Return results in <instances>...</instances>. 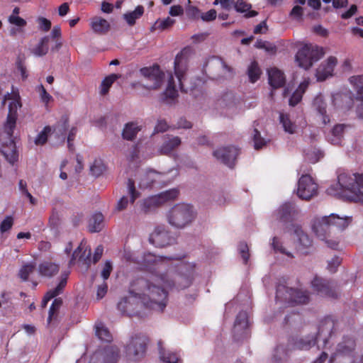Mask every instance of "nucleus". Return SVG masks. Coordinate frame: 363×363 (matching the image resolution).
Returning a JSON list of instances; mask_svg holds the SVG:
<instances>
[{
    "label": "nucleus",
    "mask_w": 363,
    "mask_h": 363,
    "mask_svg": "<svg viewBox=\"0 0 363 363\" xmlns=\"http://www.w3.org/2000/svg\"><path fill=\"white\" fill-rule=\"evenodd\" d=\"M157 277L150 279L143 278L133 281L129 288V295L121 300L118 308L128 315H139L140 305L145 307L162 312L166 308L168 301L169 291L174 289L175 280H165L161 277L162 286L156 284Z\"/></svg>",
    "instance_id": "1"
},
{
    "label": "nucleus",
    "mask_w": 363,
    "mask_h": 363,
    "mask_svg": "<svg viewBox=\"0 0 363 363\" xmlns=\"http://www.w3.org/2000/svg\"><path fill=\"white\" fill-rule=\"evenodd\" d=\"M174 257L156 256L150 252L145 253L141 261V264L148 270H154L155 273L146 279L157 277L158 281L156 284L162 286L161 277H164L165 280H175L174 288L184 289L189 286L191 282V278L194 270V265L190 263L180 262L177 266H173L170 261L176 259ZM145 279V278H143Z\"/></svg>",
    "instance_id": "2"
},
{
    "label": "nucleus",
    "mask_w": 363,
    "mask_h": 363,
    "mask_svg": "<svg viewBox=\"0 0 363 363\" xmlns=\"http://www.w3.org/2000/svg\"><path fill=\"white\" fill-rule=\"evenodd\" d=\"M9 101V113L6 121L0 132L1 152L5 159L13 164L18 159L16 147L13 138V130L16 128L17 110L21 107V96L18 91L13 89L11 93H7L1 102L2 106Z\"/></svg>",
    "instance_id": "3"
},
{
    "label": "nucleus",
    "mask_w": 363,
    "mask_h": 363,
    "mask_svg": "<svg viewBox=\"0 0 363 363\" xmlns=\"http://www.w3.org/2000/svg\"><path fill=\"white\" fill-rule=\"evenodd\" d=\"M327 192L347 201L363 203V174H341L337 183L331 185Z\"/></svg>",
    "instance_id": "4"
},
{
    "label": "nucleus",
    "mask_w": 363,
    "mask_h": 363,
    "mask_svg": "<svg viewBox=\"0 0 363 363\" xmlns=\"http://www.w3.org/2000/svg\"><path fill=\"white\" fill-rule=\"evenodd\" d=\"M324 50L321 47L313 44H305L298 49L295 56L298 66L308 69L313 63L319 60L324 55Z\"/></svg>",
    "instance_id": "5"
},
{
    "label": "nucleus",
    "mask_w": 363,
    "mask_h": 363,
    "mask_svg": "<svg viewBox=\"0 0 363 363\" xmlns=\"http://www.w3.org/2000/svg\"><path fill=\"white\" fill-rule=\"evenodd\" d=\"M167 217L171 225L182 228L193 220L194 215L191 206L186 203H179L175 205L169 210Z\"/></svg>",
    "instance_id": "6"
},
{
    "label": "nucleus",
    "mask_w": 363,
    "mask_h": 363,
    "mask_svg": "<svg viewBox=\"0 0 363 363\" xmlns=\"http://www.w3.org/2000/svg\"><path fill=\"white\" fill-rule=\"evenodd\" d=\"M330 218L327 216L315 218L312 223V230L318 238L324 240L328 246L332 249H337L339 242L336 240H330L331 230Z\"/></svg>",
    "instance_id": "7"
},
{
    "label": "nucleus",
    "mask_w": 363,
    "mask_h": 363,
    "mask_svg": "<svg viewBox=\"0 0 363 363\" xmlns=\"http://www.w3.org/2000/svg\"><path fill=\"white\" fill-rule=\"evenodd\" d=\"M276 298L281 301L296 304L306 303L309 300L306 291L288 288L284 285L277 286Z\"/></svg>",
    "instance_id": "8"
},
{
    "label": "nucleus",
    "mask_w": 363,
    "mask_h": 363,
    "mask_svg": "<svg viewBox=\"0 0 363 363\" xmlns=\"http://www.w3.org/2000/svg\"><path fill=\"white\" fill-rule=\"evenodd\" d=\"M140 73L145 78L143 86L149 90L159 89L164 82V74L158 65L140 69Z\"/></svg>",
    "instance_id": "9"
},
{
    "label": "nucleus",
    "mask_w": 363,
    "mask_h": 363,
    "mask_svg": "<svg viewBox=\"0 0 363 363\" xmlns=\"http://www.w3.org/2000/svg\"><path fill=\"white\" fill-rule=\"evenodd\" d=\"M179 191L173 189L148 197L141 203V210L145 213L150 212L167 201L174 200L177 197Z\"/></svg>",
    "instance_id": "10"
},
{
    "label": "nucleus",
    "mask_w": 363,
    "mask_h": 363,
    "mask_svg": "<svg viewBox=\"0 0 363 363\" xmlns=\"http://www.w3.org/2000/svg\"><path fill=\"white\" fill-rule=\"evenodd\" d=\"M147 338L144 335L133 337L126 346V355L130 360L138 361L142 359L146 352Z\"/></svg>",
    "instance_id": "11"
},
{
    "label": "nucleus",
    "mask_w": 363,
    "mask_h": 363,
    "mask_svg": "<svg viewBox=\"0 0 363 363\" xmlns=\"http://www.w3.org/2000/svg\"><path fill=\"white\" fill-rule=\"evenodd\" d=\"M189 53V49H183L177 55L174 62V74L177 77L179 89L182 91H186L184 87V81L186 79V74L188 69Z\"/></svg>",
    "instance_id": "12"
},
{
    "label": "nucleus",
    "mask_w": 363,
    "mask_h": 363,
    "mask_svg": "<svg viewBox=\"0 0 363 363\" xmlns=\"http://www.w3.org/2000/svg\"><path fill=\"white\" fill-rule=\"evenodd\" d=\"M318 186L309 174L302 175L298 182L297 196L306 201L311 199L318 194Z\"/></svg>",
    "instance_id": "13"
},
{
    "label": "nucleus",
    "mask_w": 363,
    "mask_h": 363,
    "mask_svg": "<svg viewBox=\"0 0 363 363\" xmlns=\"http://www.w3.org/2000/svg\"><path fill=\"white\" fill-rule=\"evenodd\" d=\"M238 154L239 150L235 146L221 147L213 152V156L229 167L235 165Z\"/></svg>",
    "instance_id": "14"
},
{
    "label": "nucleus",
    "mask_w": 363,
    "mask_h": 363,
    "mask_svg": "<svg viewBox=\"0 0 363 363\" xmlns=\"http://www.w3.org/2000/svg\"><path fill=\"white\" fill-rule=\"evenodd\" d=\"M118 356V350L116 347H108L104 350L94 352L91 357L89 363H116Z\"/></svg>",
    "instance_id": "15"
},
{
    "label": "nucleus",
    "mask_w": 363,
    "mask_h": 363,
    "mask_svg": "<svg viewBox=\"0 0 363 363\" xmlns=\"http://www.w3.org/2000/svg\"><path fill=\"white\" fill-rule=\"evenodd\" d=\"M355 347V342L352 338H345L337 345L335 353L331 357L330 363L336 359L340 362L342 357H352Z\"/></svg>",
    "instance_id": "16"
},
{
    "label": "nucleus",
    "mask_w": 363,
    "mask_h": 363,
    "mask_svg": "<svg viewBox=\"0 0 363 363\" xmlns=\"http://www.w3.org/2000/svg\"><path fill=\"white\" fill-rule=\"evenodd\" d=\"M337 64V58L335 56H330L322 62L316 69L315 76L318 81H324L332 77Z\"/></svg>",
    "instance_id": "17"
},
{
    "label": "nucleus",
    "mask_w": 363,
    "mask_h": 363,
    "mask_svg": "<svg viewBox=\"0 0 363 363\" xmlns=\"http://www.w3.org/2000/svg\"><path fill=\"white\" fill-rule=\"evenodd\" d=\"M296 215V210L292 203H285L281 205L274 213L275 220L281 223L291 221Z\"/></svg>",
    "instance_id": "18"
},
{
    "label": "nucleus",
    "mask_w": 363,
    "mask_h": 363,
    "mask_svg": "<svg viewBox=\"0 0 363 363\" xmlns=\"http://www.w3.org/2000/svg\"><path fill=\"white\" fill-rule=\"evenodd\" d=\"M150 241L157 247H162L170 245L173 239L163 226H157L151 233Z\"/></svg>",
    "instance_id": "19"
},
{
    "label": "nucleus",
    "mask_w": 363,
    "mask_h": 363,
    "mask_svg": "<svg viewBox=\"0 0 363 363\" xmlns=\"http://www.w3.org/2000/svg\"><path fill=\"white\" fill-rule=\"evenodd\" d=\"M350 128L349 125L336 124L328 134V141L333 145H341L345 135L348 133Z\"/></svg>",
    "instance_id": "20"
},
{
    "label": "nucleus",
    "mask_w": 363,
    "mask_h": 363,
    "mask_svg": "<svg viewBox=\"0 0 363 363\" xmlns=\"http://www.w3.org/2000/svg\"><path fill=\"white\" fill-rule=\"evenodd\" d=\"M164 174L155 170L150 169L146 171L140 177V186L141 188H148L155 184H160L165 182Z\"/></svg>",
    "instance_id": "21"
},
{
    "label": "nucleus",
    "mask_w": 363,
    "mask_h": 363,
    "mask_svg": "<svg viewBox=\"0 0 363 363\" xmlns=\"http://www.w3.org/2000/svg\"><path fill=\"white\" fill-rule=\"evenodd\" d=\"M311 286L313 290L322 296H334L330 284L321 278L315 277L311 281Z\"/></svg>",
    "instance_id": "22"
},
{
    "label": "nucleus",
    "mask_w": 363,
    "mask_h": 363,
    "mask_svg": "<svg viewBox=\"0 0 363 363\" xmlns=\"http://www.w3.org/2000/svg\"><path fill=\"white\" fill-rule=\"evenodd\" d=\"M313 107L317 114L320 117L323 124L326 125L330 123V117L327 114V104L323 95L319 94L315 97L313 102Z\"/></svg>",
    "instance_id": "23"
},
{
    "label": "nucleus",
    "mask_w": 363,
    "mask_h": 363,
    "mask_svg": "<svg viewBox=\"0 0 363 363\" xmlns=\"http://www.w3.org/2000/svg\"><path fill=\"white\" fill-rule=\"evenodd\" d=\"M78 259L84 264H89L91 262V250L87 249L86 242H81L78 247L74 251L70 263Z\"/></svg>",
    "instance_id": "24"
},
{
    "label": "nucleus",
    "mask_w": 363,
    "mask_h": 363,
    "mask_svg": "<svg viewBox=\"0 0 363 363\" xmlns=\"http://www.w3.org/2000/svg\"><path fill=\"white\" fill-rule=\"evenodd\" d=\"M269 84L274 89H278L285 84L286 79L284 73L277 68H271L268 70Z\"/></svg>",
    "instance_id": "25"
},
{
    "label": "nucleus",
    "mask_w": 363,
    "mask_h": 363,
    "mask_svg": "<svg viewBox=\"0 0 363 363\" xmlns=\"http://www.w3.org/2000/svg\"><path fill=\"white\" fill-rule=\"evenodd\" d=\"M50 43V37L45 36L35 45L30 47L29 51L36 57L44 56L48 52Z\"/></svg>",
    "instance_id": "26"
},
{
    "label": "nucleus",
    "mask_w": 363,
    "mask_h": 363,
    "mask_svg": "<svg viewBox=\"0 0 363 363\" xmlns=\"http://www.w3.org/2000/svg\"><path fill=\"white\" fill-rule=\"evenodd\" d=\"M90 26L93 31L98 34H105L110 29L109 23L104 18L95 16L91 18Z\"/></svg>",
    "instance_id": "27"
},
{
    "label": "nucleus",
    "mask_w": 363,
    "mask_h": 363,
    "mask_svg": "<svg viewBox=\"0 0 363 363\" xmlns=\"http://www.w3.org/2000/svg\"><path fill=\"white\" fill-rule=\"evenodd\" d=\"M327 217L330 218L331 228H337L339 230L347 228L352 220L350 217H340L333 213Z\"/></svg>",
    "instance_id": "28"
},
{
    "label": "nucleus",
    "mask_w": 363,
    "mask_h": 363,
    "mask_svg": "<svg viewBox=\"0 0 363 363\" xmlns=\"http://www.w3.org/2000/svg\"><path fill=\"white\" fill-rule=\"evenodd\" d=\"M181 144V140L179 137L174 136L172 138H167L164 140V143L160 148V152L162 155H168L174 149L179 146Z\"/></svg>",
    "instance_id": "29"
},
{
    "label": "nucleus",
    "mask_w": 363,
    "mask_h": 363,
    "mask_svg": "<svg viewBox=\"0 0 363 363\" xmlns=\"http://www.w3.org/2000/svg\"><path fill=\"white\" fill-rule=\"evenodd\" d=\"M67 284V277L62 278L59 284L54 289H51L47 292L45 296H44V298L42 301V306L45 307L48 302L52 299V298L55 297L60 293H62L63 289L66 286Z\"/></svg>",
    "instance_id": "30"
},
{
    "label": "nucleus",
    "mask_w": 363,
    "mask_h": 363,
    "mask_svg": "<svg viewBox=\"0 0 363 363\" xmlns=\"http://www.w3.org/2000/svg\"><path fill=\"white\" fill-rule=\"evenodd\" d=\"M159 345V352H160V358L162 361L166 363H178L179 361V357L178 354L175 352H172L170 351H167L162 346V342L160 341L158 342Z\"/></svg>",
    "instance_id": "31"
},
{
    "label": "nucleus",
    "mask_w": 363,
    "mask_h": 363,
    "mask_svg": "<svg viewBox=\"0 0 363 363\" xmlns=\"http://www.w3.org/2000/svg\"><path fill=\"white\" fill-rule=\"evenodd\" d=\"M351 99L347 94L337 93L332 95V103L335 108H348Z\"/></svg>",
    "instance_id": "32"
},
{
    "label": "nucleus",
    "mask_w": 363,
    "mask_h": 363,
    "mask_svg": "<svg viewBox=\"0 0 363 363\" xmlns=\"http://www.w3.org/2000/svg\"><path fill=\"white\" fill-rule=\"evenodd\" d=\"M140 130V127L138 123L134 122L128 123L123 128V138L127 140H133Z\"/></svg>",
    "instance_id": "33"
},
{
    "label": "nucleus",
    "mask_w": 363,
    "mask_h": 363,
    "mask_svg": "<svg viewBox=\"0 0 363 363\" xmlns=\"http://www.w3.org/2000/svg\"><path fill=\"white\" fill-rule=\"evenodd\" d=\"M104 226V216L101 213L94 214L89 221V230L92 233L99 232Z\"/></svg>",
    "instance_id": "34"
},
{
    "label": "nucleus",
    "mask_w": 363,
    "mask_h": 363,
    "mask_svg": "<svg viewBox=\"0 0 363 363\" xmlns=\"http://www.w3.org/2000/svg\"><path fill=\"white\" fill-rule=\"evenodd\" d=\"M144 13V8L142 6H138L133 11L125 13L123 18L126 21L129 26H133L137 19L140 18Z\"/></svg>",
    "instance_id": "35"
},
{
    "label": "nucleus",
    "mask_w": 363,
    "mask_h": 363,
    "mask_svg": "<svg viewBox=\"0 0 363 363\" xmlns=\"http://www.w3.org/2000/svg\"><path fill=\"white\" fill-rule=\"evenodd\" d=\"M96 335L102 341L111 342L113 339L112 335L108 329L101 323L96 324Z\"/></svg>",
    "instance_id": "36"
},
{
    "label": "nucleus",
    "mask_w": 363,
    "mask_h": 363,
    "mask_svg": "<svg viewBox=\"0 0 363 363\" xmlns=\"http://www.w3.org/2000/svg\"><path fill=\"white\" fill-rule=\"evenodd\" d=\"M349 82L359 97L363 99V75H354L349 78Z\"/></svg>",
    "instance_id": "37"
},
{
    "label": "nucleus",
    "mask_w": 363,
    "mask_h": 363,
    "mask_svg": "<svg viewBox=\"0 0 363 363\" xmlns=\"http://www.w3.org/2000/svg\"><path fill=\"white\" fill-rule=\"evenodd\" d=\"M59 271V267L53 263L45 262L39 267V272L41 275L45 277H52Z\"/></svg>",
    "instance_id": "38"
},
{
    "label": "nucleus",
    "mask_w": 363,
    "mask_h": 363,
    "mask_svg": "<svg viewBox=\"0 0 363 363\" xmlns=\"http://www.w3.org/2000/svg\"><path fill=\"white\" fill-rule=\"evenodd\" d=\"M279 118L285 132L290 134H294L296 132V125L291 122L288 114L281 113H280Z\"/></svg>",
    "instance_id": "39"
},
{
    "label": "nucleus",
    "mask_w": 363,
    "mask_h": 363,
    "mask_svg": "<svg viewBox=\"0 0 363 363\" xmlns=\"http://www.w3.org/2000/svg\"><path fill=\"white\" fill-rule=\"evenodd\" d=\"M247 74L250 81L252 83L255 82L259 78L261 70L256 62H252L247 69Z\"/></svg>",
    "instance_id": "40"
},
{
    "label": "nucleus",
    "mask_w": 363,
    "mask_h": 363,
    "mask_svg": "<svg viewBox=\"0 0 363 363\" xmlns=\"http://www.w3.org/2000/svg\"><path fill=\"white\" fill-rule=\"evenodd\" d=\"M118 78L117 74H113L106 77L101 82L100 93L101 95H106L113 84V83Z\"/></svg>",
    "instance_id": "41"
},
{
    "label": "nucleus",
    "mask_w": 363,
    "mask_h": 363,
    "mask_svg": "<svg viewBox=\"0 0 363 363\" xmlns=\"http://www.w3.org/2000/svg\"><path fill=\"white\" fill-rule=\"evenodd\" d=\"M176 83L174 77L170 74L168 80L167 87L165 90L164 94L167 97L174 99L177 96V90L176 89Z\"/></svg>",
    "instance_id": "42"
},
{
    "label": "nucleus",
    "mask_w": 363,
    "mask_h": 363,
    "mask_svg": "<svg viewBox=\"0 0 363 363\" xmlns=\"http://www.w3.org/2000/svg\"><path fill=\"white\" fill-rule=\"evenodd\" d=\"M247 326V314L245 312H240L235 322V329H245Z\"/></svg>",
    "instance_id": "43"
},
{
    "label": "nucleus",
    "mask_w": 363,
    "mask_h": 363,
    "mask_svg": "<svg viewBox=\"0 0 363 363\" xmlns=\"http://www.w3.org/2000/svg\"><path fill=\"white\" fill-rule=\"evenodd\" d=\"M174 22L175 21L174 19L167 17L162 20H157L155 23L153 27L155 30H164L171 27L174 23Z\"/></svg>",
    "instance_id": "44"
},
{
    "label": "nucleus",
    "mask_w": 363,
    "mask_h": 363,
    "mask_svg": "<svg viewBox=\"0 0 363 363\" xmlns=\"http://www.w3.org/2000/svg\"><path fill=\"white\" fill-rule=\"evenodd\" d=\"M50 41L55 40V45L52 48V50H59L62 46V43L59 40L61 36V29L59 26H55L50 33Z\"/></svg>",
    "instance_id": "45"
},
{
    "label": "nucleus",
    "mask_w": 363,
    "mask_h": 363,
    "mask_svg": "<svg viewBox=\"0 0 363 363\" xmlns=\"http://www.w3.org/2000/svg\"><path fill=\"white\" fill-rule=\"evenodd\" d=\"M105 170V166L101 160H96L90 167V172L95 177L100 176Z\"/></svg>",
    "instance_id": "46"
},
{
    "label": "nucleus",
    "mask_w": 363,
    "mask_h": 363,
    "mask_svg": "<svg viewBox=\"0 0 363 363\" xmlns=\"http://www.w3.org/2000/svg\"><path fill=\"white\" fill-rule=\"evenodd\" d=\"M315 344V339L313 337L300 339L295 344V347L298 350H308Z\"/></svg>",
    "instance_id": "47"
},
{
    "label": "nucleus",
    "mask_w": 363,
    "mask_h": 363,
    "mask_svg": "<svg viewBox=\"0 0 363 363\" xmlns=\"http://www.w3.org/2000/svg\"><path fill=\"white\" fill-rule=\"evenodd\" d=\"M50 132L51 128L50 126H45L35 139V145H39L45 144L48 140V137Z\"/></svg>",
    "instance_id": "48"
},
{
    "label": "nucleus",
    "mask_w": 363,
    "mask_h": 363,
    "mask_svg": "<svg viewBox=\"0 0 363 363\" xmlns=\"http://www.w3.org/2000/svg\"><path fill=\"white\" fill-rule=\"evenodd\" d=\"M296 233L298 238L300 245H301L303 247H308L311 245L312 241L306 233L301 230H296Z\"/></svg>",
    "instance_id": "49"
},
{
    "label": "nucleus",
    "mask_w": 363,
    "mask_h": 363,
    "mask_svg": "<svg viewBox=\"0 0 363 363\" xmlns=\"http://www.w3.org/2000/svg\"><path fill=\"white\" fill-rule=\"evenodd\" d=\"M37 90L39 93L40 101L45 106H48V104L53 100L52 96L46 91L43 85L38 86Z\"/></svg>",
    "instance_id": "50"
},
{
    "label": "nucleus",
    "mask_w": 363,
    "mask_h": 363,
    "mask_svg": "<svg viewBox=\"0 0 363 363\" xmlns=\"http://www.w3.org/2000/svg\"><path fill=\"white\" fill-rule=\"evenodd\" d=\"M228 101V104H225L228 108L232 109L233 112H236L238 109V103L234 96L231 94H228L224 96L222 99V102Z\"/></svg>",
    "instance_id": "51"
},
{
    "label": "nucleus",
    "mask_w": 363,
    "mask_h": 363,
    "mask_svg": "<svg viewBox=\"0 0 363 363\" xmlns=\"http://www.w3.org/2000/svg\"><path fill=\"white\" fill-rule=\"evenodd\" d=\"M253 140L256 150L262 148L267 144V141L261 137L260 133L257 129L254 130Z\"/></svg>",
    "instance_id": "52"
},
{
    "label": "nucleus",
    "mask_w": 363,
    "mask_h": 363,
    "mask_svg": "<svg viewBox=\"0 0 363 363\" xmlns=\"http://www.w3.org/2000/svg\"><path fill=\"white\" fill-rule=\"evenodd\" d=\"M255 47L259 49H264L267 52H275L276 47L269 42L262 40H257L255 43Z\"/></svg>",
    "instance_id": "53"
},
{
    "label": "nucleus",
    "mask_w": 363,
    "mask_h": 363,
    "mask_svg": "<svg viewBox=\"0 0 363 363\" xmlns=\"http://www.w3.org/2000/svg\"><path fill=\"white\" fill-rule=\"evenodd\" d=\"M128 193L130 195L131 197V202L133 203L135 200L139 196L138 193L136 191L135 188V183L134 181L131 179H129L128 181Z\"/></svg>",
    "instance_id": "54"
},
{
    "label": "nucleus",
    "mask_w": 363,
    "mask_h": 363,
    "mask_svg": "<svg viewBox=\"0 0 363 363\" xmlns=\"http://www.w3.org/2000/svg\"><path fill=\"white\" fill-rule=\"evenodd\" d=\"M234 8L238 12L244 13L250 9L251 5L247 4L243 0H238L235 3Z\"/></svg>",
    "instance_id": "55"
},
{
    "label": "nucleus",
    "mask_w": 363,
    "mask_h": 363,
    "mask_svg": "<svg viewBox=\"0 0 363 363\" xmlns=\"http://www.w3.org/2000/svg\"><path fill=\"white\" fill-rule=\"evenodd\" d=\"M62 303V301L60 298H55L52 302L50 311H49V317L48 321L50 322L54 315V314L57 311Z\"/></svg>",
    "instance_id": "56"
},
{
    "label": "nucleus",
    "mask_w": 363,
    "mask_h": 363,
    "mask_svg": "<svg viewBox=\"0 0 363 363\" xmlns=\"http://www.w3.org/2000/svg\"><path fill=\"white\" fill-rule=\"evenodd\" d=\"M13 220L11 216H7L0 225V232L4 233L8 231L13 225Z\"/></svg>",
    "instance_id": "57"
},
{
    "label": "nucleus",
    "mask_w": 363,
    "mask_h": 363,
    "mask_svg": "<svg viewBox=\"0 0 363 363\" xmlns=\"http://www.w3.org/2000/svg\"><path fill=\"white\" fill-rule=\"evenodd\" d=\"M306 156L309 162L315 163L323 157V153L320 150H315L313 152H308Z\"/></svg>",
    "instance_id": "58"
},
{
    "label": "nucleus",
    "mask_w": 363,
    "mask_h": 363,
    "mask_svg": "<svg viewBox=\"0 0 363 363\" xmlns=\"http://www.w3.org/2000/svg\"><path fill=\"white\" fill-rule=\"evenodd\" d=\"M272 246L276 252H279L281 253L286 254L289 257H291V255L289 252H286L285 250L282 247L277 238L274 237L273 238Z\"/></svg>",
    "instance_id": "59"
},
{
    "label": "nucleus",
    "mask_w": 363,
    "mask_h": 363,
    "mask_svg": "<svg viewBox=\"0 0 363 363\" xmlns=\"http://www.w3.org/2000/svg\"><path fill=\"white\" fill-rule=\"evenodd\" d=\"M302 96H303V94L298 91H295L292 96H291L290 99H289V105L291 106H295L296 105H297L300 101L302 99Z\"/></svg>",
    "instance_id": "60"
},
{
    "label": "nucleus",
    "mask_w": 363,
    "mask_h": 363,
    "mask_svg": "<svg viewBox=\"0 0 363 363\" xmlns=\"http://www.w3.org/2000/svg\"><path fill=\"white\" fill-rule=\"evenodd\" d=\"M340 262L341 260L338 257H334L333 258L331 259V260L328 262V269L330 272H335L337 267L340 265Z\"/></svg>",
    "instance_id": "61"
},
{
    "label": "nucleus",
    "mask_w": 363,
    "mask_h": 363,
    "mask_svg": "<svg viewBox=\"0 0 363 363\" xmlns=\"http://www.w3.org/2000/svg\"><path fill=\"white\" fill-rule=\"evenodd\" d=\"M217 13L215 9H211L208 11L202 13L201 18L203 21H211L216 18Z\"/></svg>",
    "instance_id": "62"
},
{
    "label": "nucleus",
    "mask_w": 363,
    "mask_h": 363,
    "mask_svg": "<svg viewBox=\"0 0 363 363\" xmlns=\"http://www.w3.org/2000/svg\"><path fill=\"white\" fill-rule=\"evenodd\" d=\"M113 269L111 262L106 261L101 271V277L104 280L107 279Z\"/></svg>",
    "instance_id": "63"
},
{
    "label": "nucleus",
    "mask_w": 363,
    "mask_h": 363,
    "mask_svg": "<svg viewBox=\"0 0 363 363\" xmlns=\"http://www.w3.org/2000/svg\"><path fill=\"white\" fill-rule=\"evenodd\" d=\"M168 128V124L164 120H159L155 128V131L157 133L164 132Z\"/></svg>",
    "instance_id": "64"
}]
</instances>
